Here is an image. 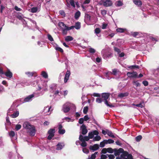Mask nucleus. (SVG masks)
I'll list each match as a JSON object with an SVG mask.
<instances>
[{"label":"nucleus","instance_id":"obj_1","mask_svg":"<svg viewBox=\"0 0 159 159\" xmlns=\"http://www.w3.org/2000/svg\"><path fill=\"white\" fill-rule=\"evenodd\" d=\"M24 128L27 130V132L29 133L31 136H34L36 133V129L35 127L31 125L28 122H25L23 124Z\"/></svg>","mask_w":159,"mask_h":159},{"label":"nucleus","instance_id":"obj_2","mask_svg":"<svg viewBox=\"0 0 159 159\" xmlns=\"http://www.w3.org/2000/svg\"><path fill=\"white\" fill-rule=\"evenodd\" d=\"M75 108L74 104L70 102H67L65 103L62 106V111L65 113L69 111L70 109Z\"/></svg>","mask_w":159,"mask_h":159},{"label":"nucleus","instance_id":"obj_3","mask_svg":"<svg viewBox=\"0 0 159 159\" xmlns=\"http://www.w3.org/2000/svg\"><path fill=\"white\" fill-rule=\"evenodd\" d=\"M59 26L61 28L62 34L64 35H66L68 31L72 29L73 27H68L64 24L63 22H60L58 23Z\"/></svg>","mask_w":159,"mask_h":159},{"label":"nucleus","instance_id":"obj_4","mask_svg":"<svg viewBox=\"0 0 159 159\" xmlns=\"http://www.w3.org/2000/svg\"><path fill=\"white\" fill-rule=\"evenodd\" d=\"M109 94L108 93H103L102 94V98H104V102L105 104L107 106L110 107H114V106L112 105L109 104V103L107 100L109 98Z\"/></svg>","mask_w":159,"mask_h":159},{"label":"nucleus","instance_id":"obj_5","mask_svg":"<svg viewBox=\"0 0 159 159\" xmlns=\"http://www.w3.org/2000/svg\"><path fill=\"white\" fill-rule=\"evenodd\" d=\"M101 53L103 57L105 59L112 57V54L110 52H107L105 49H103Z\"/></svg>","mask_w":159,"mask_h":159},{"label":"nucleus","instance_id":"obj_6","mask_svg":"<svg viewBox=\"0 0 159 159\" xmlns=\"http://www.w3.org/2000/svg\"><path fill=\"white\" fill-rule=\"evenodd\" d=\"M120 74V72L118 69H114L112 70V72H110L107 73L106 74V76L108 79L110 80L111 79V78L108 77L109 74H113L114 75H116L117 74L119 75Z\"/></svg>","mask_w":159,"mask_h":159},{"label":"nucleus","instance_id":"obj_7","mask_svg":"<svg viewBox=\"0 0 159 159\" xmlns=\"http://www.w3.org/2000/svg\"><path fill=\"white\" fill-rule=\"evenodd\" d=\"M131 35L134 37L139 38L143 36H145L146 34H143L140 32H131L130 33Z\"/></svg>","mask_w":159,"mask_h":159},{"label":"nucleus","instance_id":"obj_8","mask_svg":"<svg viewBox=\"0 0 159 159\" xmlns=\"http://www.w3.org/2000/svg\"><path fill=\"white\" fill-rule=\"evenodd\" d=\"M13 110V109L12 108V107H11L8 111V112L7 113V114L8 115H9V116L11 117L12 118H15L17 117L19 115V112L18 111H16V112H14L13 114H11L10 115L9 114V112H11V111H12Z\"/></svg>","mask_w":159,"mask_h":159},{"label":"nucleus","instance_id":"obj_9","mask_svg":"<svg viewBox=\"0 0 159 159\" xmlns=\"http://www.w3.org/2000/svg\"><path fill=\"white\" fill-rule=\"evenodd\" d=\"M115 158V156L113 154H102L101 155L100 159H114Z\"/></svg>","mask_w":159,"mask_h":159},{"label":"nucleus","instance_id":"obj_10","mask_svg":"<svg viewBox=\"0 0 159 159\" xmlns=\"http://www.w3.org/2000/svg\"><path fill=\"white\" fill-rule=\"evenodd\" d=\"M51 107L47 106L44 107L43 111V114L45 115H49L51 114V111H52V109L51 111Z\"/></svg>","mask_w":159,"mask_h":159},{"label":"nucleus","instance_id":"obj_11","mask_svg":"<svg viewBox=\"0 0 159 159\" xmlns=\"http://www.w3.org/2000/svg\"><path fill=\"white\" fill-rule=\"evenodd\" d=\"M55 132V130L54 129H51L48 132V133L49 134L48 137V139L49 140H51L54 135V133Z\"/></svg>","mask_w":159,"mask_h":159},{"label":"nucleus","instance_id":"obj_12","mask_svg":"<svg viewBox=\"0 0 159 159\" xmlns=\"http://www.w3.org/2000/svg\"><path fill=\"white\" fill-rule=\"evenodd\" d=\"M127 75L129 77L136 78L137 77V73L136 72H129L127 73Z\"/></svg>","mask_w":159,"mask_h":159},{"label":"nucleus","instance_id":"obj_13","mask_svg":"<svg viewBox=\"0 0 159 159\" xmlns=\"http://www.w3.org/2000/svg\"><path fill=\"white\" fill-rule=\"evenodd\" d=\"M98 132L96 130H95L93 132H90L89 133V136L90 139H92L93 138L94 135H98Z\"/></svg>","mask_w":159,"mask_h":159},{"label":"nucleus","instance_id":"obj_14","mask_svg":"<svg viewBox=\"0 0 159 159\" xmlns=\"http://www.w3.org/2000/svg\"><path fill=\"white\" fill-rule=\"evenodd\" d=\"M79 140L82 142L80 144L81 146L83 147H85L87 146V143L84 141V140L83 139V136L81 135H80L79 137Z\"/></svg>","mask_w":159,"mask_h":159},{"label":"nucleus","instance_id":"obj_15","mask_svg":"<svg viewBox=\"0 0 159 159\" xmlns=\"http://www.w3.org/2000/svg\"><path fill=\"white\" fill-rule=\"evenodd\" d=\"M102 152L103 153H106L107 152L112 153L113 152V149L111 148H103L102 151Z\"/></svg>","mask_w":159,"mask_h":159},{"label":"nucleus","instance_id":"obj_16","mask_svg":"<svg viewBox=\"0 0 159 159\" xmlns=\"http://www.w3.org/2000/svg\"><path fill=\"white\" fill-rule=\"evenodd\" d=\"M34 97V95L33 94L30 95L26 97L24 99V102H27L31 101L32 100V98Z\"/></svg>","mask_w":159,"mask_h":159},{"label":"nucleus","instance_id":"obj_17","mask_svg":"<svg viewBox=\"0 0 159 159\" xmlns=\"http://www.w3.org/2000/svg\"><path fill=\"white\" fill-rule=\"evenodd\" d=\"M80 129L82 130V134L84 135L86 134L88 132V130L86 126L84 125H83L80 127Z\"/></svg>","mask_w":159,"mask_h":159},{"label":"nucleus","instance_id":"obj_18","mask_svg":"<svg viewBox=\"0 0 159 159\" xmlns=\"http://www.w3.org/2000/svg\"><path fill=\"white\" fill-rule=\"evenodd\" d=\"M112 4V2L110 0H107L103 3V6L106 7L111 6Z\"/></svg>","mask_w":159,"mask_h":159},{"label":"nucleus","instance_id":"obj_19","mask_svg":"<svg viewBox=\"0 0 159 159\" xmlns=\"http://www.w3.org/2000/svg\"><path fill=\"white\" fill-rule=\"evenodd\" d=\"M85 21L89 23L90 24H92V20L91 16L88 14H87L85 16Z\"/></svg>","mask_w":159,"mask_h":159},{"label":"nucleus","instance_id":"obj_20","mask_svg":"<svg viewBox=\"0 0 159 159\" xmlns=\"http://www.w3.org/2000/svg\"><path fill=\"white\" fill-rule=\"evenodd\" d=\"M57 89V86L55 84H52L50 86V91L52 93H54V91L56 90Z\"/></svg>","mask_w":159,"mask_h":159},{"label":"nucleus","instance_id":"obj_21","mask_svg":"<svg viewBox=\"0 0 159 159\" xmlns=\"http://www.w3.org/2000/svg\"><path fill=\"white\" fill-rule=\"evenodd\" d=\"M70 75V72L68 71H67L64 79V82L65 83H66L67 82V80L69 79Z\"/></svg>","mask_w":159,"mask_h":159},{"label":"nucleus","instance_id":"obj_22","mask_svg":"<svg viewBox=\"0 0 159 159\" xmlns=\"http://www.w3.org/2000/svg\"><path fill=\"white\" fill-rule=\"evenodd\" d=\"M80 23V22H77L75 23V25H72L71 27H73L72 29L75 28L76 30H79L80 29L81 27Z\"/></svg>","mask_w":159,"mask_h":159},{"label":"nucleus","instance_id":"obj_23","mask_svg":"<svg viewBox=\"0 0 159 159\" xmlns=\"http://www.w3.org/2000/svg\"><path fill=\"white\" fill-rule=\"evenodd\" d=\"M99 148V145L97 144H95L93 146H90L89 149L90 150L95 151L97 150Z\"/></svg>","mask_w":159,"mask_h":159},{"label":"nucleus","instance_id":"obj_24","mask_svg":"<svg viewBox=\"0 0 159 159\" xmlns=\"http://www.w3.org/2000/svg\"><path fill=\"white\" fill-rule=\"evenodd\" d=\"M5 74L7 77L10 78H11L12 76V74L9 70H8L5 73Z\"/></svg>","mask_w":159,"mask_h":159},{"label":"nucleus","instance_id":"obj_25","mask_svg":"<svg viewBox=\"0 0 159 159\" xmlns=\"http://www.w3.org/2000/svg\"><path fill=\"white\" fill-rule=\"evenodd\" d=\"M64 146L63 143H59L57 145L56 149L57 150H60Z\"/></svg>","mask_w":159,"mask_h":159},{"label":"nucleus","instance_id":"obj_26","mask_svg":"<svg viewBox=\"0 0 159 159\" xmlns=\"http://www.w3.org/2000/svg\"><path fill=\"white\" fill-rule=\"evenodd\" d=\"M101 32V30L100 28H96L94 30V33L98 37L101 36V35L99 34Z\"/></svg>","mask_w":159,"mask_h":159},{"label":"nucleus","instance_id":"obj_27","mask_svg":"<svg viewBox=\"0 0 159 159\" xmlns=\"http://www.w3.org/2000/svg\"><path fill=\"white\" fill-rule=\"evenodd\" d=\"M124 43V40L122 39H118L116 43V45L120 46Z\"/></svg>","mask_w":159,"mask_h":159},{"label":"nucleus","instance_id":"obj_28","mask_svg":"<svg viewBox=\"0 0 159 159\" xmlns=\"http://www.w3.org/2000/svg\"><path fill=\"white\" fill-rule=\"evenodd\" d=\"M128 93H121L118 94V97L120 98H122L128 96Z\"/></svg>","mask_w":159,"mask_h":159},{"label":"nucleus","instance_id":"obj_29","mask_svg":"<svg viewBox=\"0 0 159 159\" xmlns=\"http://www.w3.org/2000/svg\"><path fill=\"white\" fill-rule=\"evenodd\" d=\"M122 2L120 0L116 1L115 3V5L116 7H119L123 5Z\"/></svg>","mask_w":159,"mask_h":159},{"label":"nucleus","instance_id":"obj_30","mask_svg":"<svg viewBox=\"0 0 159 159\" xmlns=\"http://www.w3.org/2000/svg\"><path fill=\"white\" fill-rule=\"evenodd\" d=\"M133 2L136 5L138 6H141L142 5V2L140 0H134Z\"/></svg>","mask_w":159,"mask_h":159},{"label":"nucleus","instance_id":"obj_31","mask_svg":"<svg viewBox=\"0 0 159 159\" xmlns=\"http://www.w3.org/2000/svg\"><path fill=\"white\" fill-rule=\"evenodd\" d=\"M39 11L37 7H33L30 9V11L32 13H35Z\"/></svg>","mask_w":159,"mask_h":159},{"label":"nucleus","instance_id":"obj_32","mask_svg":"<svg viewBox=\"0 0 159 159\" xmlns=\"http://www.w3.org/2000/svg\"><path fill=\"white\" fill-rule=\"evenodd\" d=\"M126 30V29H123L120 28H118L116 29V31L118 32L122 33Z\"/></svg>","mask_w":159,"mask_h":159},{"label":"nucleus","instance_id":"obj_33","mask_svg":"<svg viewBox=\"0 0 159 159\" xmlns=\"http://www.w3.org/2000/svg\"><path fill=\"white\" fill-rule=\"evenodd\" d=\"M41 75L45 79H46L48 78V74L45 71H42L41 72Z\"/></svg>","mask_w":159,"mask_h":159},{"label":"nucleus","instance_id":"obj_34","mask_svg":"<svg viewBox=\"0 0 159 159\" xmlns=\"http://www.w3.org/2000/svg\"><path fill=\"white\" fill-rule=\"evenodd\" d=\"M80 16V11H78L76 12L75 15V19L77 20Z\"/></svg>","mask_w":159,"mask_h":159},{"label":"nucleus","instance_id":"obj_35","mask_svg":"<svg viewBox=\"0 0 159 159\" xmlns=\"http://www.w3.org/2000/svg\"><path fill=\"white\" fill-rule=\"evenodd\" d=\"M114 141L111 139H108L107 140H104V142L106 144L108 143H112L114 142Z\"/></svg>","mask_w":159,"mask_h":159},{"label":"nucleus","instance_id":"obj_36","mask_svg":"<svg viewBox=\"0 0 159 159\" xmlns=\"http://www.w3.org/2000/svg\"><path fill=\"white\" fill-rule=\"evenodd\" d=\"M63 120H65L67 122H70V121H74V119H71L69 117H65L63 119Z\"/></svg>","mask_w":159,"mask_h":159},{"label":"nucleus","instance_id":"obj_37","mask_svg":"<svg viewBox=\"0 0 159 159\" xmlns=\"http://www.w3.org/2000/svg\"><path fill=\"white\" fill-rule=\"evenodd\" d=\"M145 36H147V38H149L152 41H154V43H155V42L157 41V40L156 39V38H154L152 37L151 36L148 35V34H146Z\"/></svg>","mask_w":159,"mask_h":159},{"label":"nucleus","instance_id":"obj_38","mask_svg":"<svg viewBox=\"0 0 159 159\" xmlns=\"http://www.w3.org/2000/svg\"><path fill=\"white\" fill-rule=\"evenodd\" d=\"M73 40V38L70 36H67L65 37V40L67 42L71 41Z\"/></svg>","mask_w":159,"mask_h":159},{"label":"nucleus","instance_id":"obj_39","mask_svg":"<svg viewBox=\"0 0 159 159\" xmlns=\"http://www.w3.org/2000/svg\"><path fill=\"white\" fill-rule=\"evenodd\" d=\"M17 18L21 20V21L23 22L24 24H27L26 22L25 21L24 19L23 18L22 16L20 15H19L17 16Z\"/></svg>","mask_w":159,"mask_h":159},{"label":"nucleus","instance_id":"obj_40","mask_svg":"<svg viewBox=\"0 0 159 159\" xmlns=\"http://www.w3.org/2000/svg\"><path fill=\"white\" fill-rule=\"evenodd\" d=\"M34 72H25V74L28 76V77H30L33 76L34 74Z\"/></svg>","mask_w":159,"mask_h":159},{"label":"nucleus","instance_id":"obj_41","mask_svg":"<svg viewBox=\"0 0 159 159\" xmlns=\"http://www.w3.org/2000/svg\"><path fill=\"white\" fill-rule=\"evenodd\" d=\"M98 152H96L92 154L91 157L89 156L88 159H94L96 158V155L97 154Z\"/></svg>","mask_w":159,"mask_h":159},{"label":"nucleus","instance_id":"obj_42","mask_svg":"<svg viewBox=\"0 0 159 159\" xmlns=\"http://www.w3.org/2000/svg\"><path fill=\"white\" fill-rule=\"evenodd\" d=\"M107 134L109 136H110L113 138L115 137V136L113 134L111 131H110L108 130H107Z\"/></svg>","mask_w":159,"mask_h":159},{"label":"nucleus","instance_id":"obj_43","mask_svg":"<svg viewBox=\"0 0 159 159\" xmlns=\"http://www.w3.org/2000/svg\"><path fill=\"white\" fill-rule=\"evenodd\" d=\"M96 135L93 138V141H98L101 139V138L98 135Z\"/></svg>","mask_w":159,"mask_h":159},{"label":"nucleus","instance_id":"obj_44","mask_svg":"<svg viewBox=\"0 0 159 159\" xmlns=\"http://www.w3.org/2000/svg\"><path fill=\"white\" fill-rule=\"evenodd\" d=\"M123 150V149L121 148H120L118 151L115 152L114 154L116 156L119 155V152H122Z\"/></svg>","mask_w":159,"mask_h":159},{"label":"nucleus","instance_id":"obj_45","mask_svg":"<svg viewBox=\"0 0 159 159\" xmlns=\"http://www.w3.org/2000/svg\"><path fill=\"white\" fill-rule=\"evenodd\" d=\"M89 51L90 53L93 54L94 53L96 52L95 49L91 47L89 48Z\"/></svg>","mask_w":159,"mask_h":159},{"label":"nucleus","instance_id":"obj_46","mask_svg":"<svg viewBox=\"0 0 159 159\" xmlns=\"http://www.w3.org/2000/svg\"><path fill=\"white\" fill-rule=\"evenodd\" d=\"M55 49L56 50L59 51L61 52H63V50L60 47H58V46H57L55 47Z\"/></svg>","mask_w":159,"mask_h":159},{"label":"nucleus","instance_id":"obj_47","mask_svg":"<svg viewBox=\"0 0 159 159\" xmlns=\"http://www.w3.org/2000/svg\"><path fill=\"white\" fill-rule=\"evenodd\" d=\"M9 135L11 138L13 137L15 135V133L13 131H11L9 132Z\"/></svg>","mask_w":159,"mask_h":159},{"label":"nucleus","instance_id":"obj_48","mask_svg":"<svg viewBox=\"0 0 159 159\" xmlns=\"http://www.w3.org/2000/svg\"><path fill=\"white\" fill-rule=\"evenodd\" d=\"M70 3L71 5L74 8L75 7V2L74 0H70Z\"/></svg>","mask_w":159,"mask_h":159},{"label":"nucleus","instance_id":"obj_49","mask_svg":"<svg viewBox=\"0 0 159 159\" xmlns=\"http://www.w3.org/2000/svg\"><path fill=\"white\" fill-rule=\"evenodd\" d=\"M133 84H134L136 87H139L140 86V84L137 81H134Z\"/></svg>","mask_w":159,"mask_h":159},{"label":"nucleus","instance_id":"obj_50","mask_svg":"<svg viewBox=\"0 0 159 159\" xmlns=\"http://www.w3.org/2000/svg\"><path fill=\"white\" fill-rule=\"evenodd\" d=\"M47 37L48 40H49L50 41H53V38L49 34H47Z\"/></svg>","mask_w":159,"mask_h":159},{"label":"nucleus","instance_id":"obj_51","mask_svg":"<svg viewBox=\"0 0 159 159\" xmlns=\"http://www.w3.org/2000/svg\"><path fill=\"white\" fill-rule=\"evenodd\" d=\"M21 126L20 125L17 124L16 126L15 129L16 130L18 131L21 128Z\"/></svg>","mask_w":159,"mask_h":159},{"label":"nucleus","instance_id":"obj_52","mask_svg":"<svg viewBox=\"0 0 159 159\" xmlns=\"http://www.w3.org/2000/svg\"><path fill=\"white\" fill-rule=\"evenodd\" d=\"M53 93L54 95H59V93H60L61 94V92H60L58 90H56L55 91H54V93Z\"/></svg>","mask_w":159,"mask_h":159},{"label":"nucleus","instance_id":"obj_53","mask_svg":"<svg viewBox=\"0 0 159 159\" xmlns=\"http://www.w3.org/2000/svg\"><path fill=\"white\" fill-rule=\"evenodd\" d=\"M88 109V107L87 106L85 107L84 108L83 112L84 114L87 113Z\"/></svg>","mask_w":159,"mask_h":159},{"label":"nucleus","instance_id":"obj_54","mask_svg":"<svg viewBox=\"0 0 159 159\" xmlns=\"http://www.w3.org/2000/svg\"><path fill=\"white\" fill-rule=\"evenodd\" d=\"M65 130L64 129H61L60 130H58V132L59 133L61 134H63L65 133Z\"/></svg>","mask_w":159,"mask_h":159},{"label":"nucleus","instance_id":"obj_55","mask_svg":"<svg viewBox=\"0 0 159 159\" xmlns=\"http://www.w3.org/2000/svg\"><path fill=\"white\" fill-rule=\"evenodd\" d=\"M142 138V136L141 135H139L136 137V140L137 141H139Z\"/></svg>","mask_w":159,"mask_h":159},{"label":"nucleus","instance_id":"obj_56","mask_svg":"<svg viewBox=\"0 0 159 159\" xmlns=\"http://www.w3.org/2000/svg\"><path fill=\"white\" fill-rule=\"evenodd\" d=\"M107 25V24L105 23H102V28L103 29H105Z\"/></svg>","mask_w":159,"mask_h":159},{"label":"nucleus","instance_id":"obj_57","mask_svg":"<svg viewBox=\"0 0 159 159\" xmlns=\"http://www.w3.org/2000/svg\"><path fill=\"white\" fill-rule=\"evenodd\" d=\"M102 101V100L101 98H97L96 100V102L98 103H101Z\"/></svg>","mask_w":159,"mask_h":159},{"label":"nucleus","instance_id":"obj_58","mask_svg":"<svg viewBox=\"0 0 159 159\" xmlns=\"http://www.w3.org/2000/svg\"><path fill=\"white\" fill-rule=\"evenodd\" d=\"M83 152L87 154L89 152V150L86 148H84L83 149Z\"/></svg>","mask_w":159,"mask_h":159},{"label":"nucleus","instance_id":"obj_59","mask_svg":"<svg viewBox=\"0 0 159 159\" xmlns=\"http://www.w3.org/2000/svg\"><path fill=\"white\" fill-rule=\"evenodd\" d=\"M135 106H136L137 107H140L141 108H143V103H139V104H136L135 105Z\"/></svg>","mask_w":159,"mask_h":159},{"label":"nucleus","instance_id":"obj_60","mask_svg":"<svg viewBox=\"0 0 159 159\" xmlns=\"http://www.w3.org/2000/svg\"><path fill=\"white\" fill-rule=\"evenodd\" d=\"M101 13L103 16H105L107 14V11L103 10L101 11Z\"/></svg>","mask_w":159,"mask_h":159},{"label":"nucleus","instance_id":"obj_61","mask_svg":"<svg viewBox=\"0 0 159 159\" xmlns=\"http://www.w3.org/2000/svg\"><path fill=\"white\" fill-rule=\"evenodd\" d=\"M60 14L63 16H65V13L64 11L63 10H60L59 11Z\"/></svg>","mask_w":159,"mask_h":159},{"label":"nucleus","instance_id":"obj_62","mask_svg":"<svg viewBox=\"0 0 159 159\" xmlns=\"http://www.w3.org/2000/svg\"><path fill=\"white\" fill-rule=\"evenodd\" d=\"M84 120L83 118H80L79 119V123L80 124H82L84 122Z\"/></svg>","mask_w":159,"mask_h":159},{"label":"nucleus","instance_id":"obj_63","mask_svg":"<svg viewBox=\"0 0 159 159\" xmlns=\"http://www.w3.org/2000/svg\"><path fill=\"white\" fill-rule=\"evenodd\" d=\"M83 119L84 120L87 121V120L89 119V117L88 115H86L84 116Z\"/></svg>","mask_w":159,"mask_h":159},{"label":"nucleus","instance_id":"obj_64","mask_svg":"<svg viewBox=\"0 0 159 159\" xmlns=\"http://www.w3.org/2000/svg\"><path fill=\"white\" fill-rule=\"evenodd\" d=\"M125 158V156L123 155V154L121 155L120 157H117L116 159H124Z\"/></svg>","mask_w":159,"mask_h":159}]
</instances>
